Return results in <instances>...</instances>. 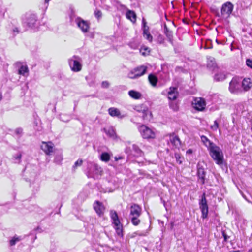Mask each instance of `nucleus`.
<instances>
[{
	"instance_id": "29",
	"label": "nucleus",
	"mask_w": 252,
	"mask_h": 252,
	"mask_svg": "<svg viewBox=\"0 0 252 252\" xmlns=\"http://www.w3.org/2000/svg\"><path fill=\"white\" fill-rule=\"evenodd\" d=\"M28 71L29 69L27 65H22L18 70V73L23 76H26L28 75Z\"/></svg>"
},
{
	"instance_id": "32",
	"label": "nucleus",
	"mask_w": 252,
	"mask_h": 252,
	"mask_svg": "<svg viewBox=\"0 0 252 252\" xmlns=\"http://www.w3.org/2000/svg\"><path fill=\"white\" fill-rule=\"evenodd\" d=\"M21 240L20 237L15 236L10 241V246L15 245L16 243L19 242Z\"/></svg>"
},
{
	"instance_id": "10",
	"label": "nucleus",
	"mask_w": 252,
	"mask_h": 252,
	"mask_svg": "<svg viewBox=\"0 0 252 252\" xmlns=\"http://www.w3.org/2000/svg\"><path fill=\"white\" fill-rule=\"evenodd\" d=\"M75 21L78 27L84 33L88 32L90 28V24L88 21H85L80 18H77Z\"/></svg>"
},
{
	"instance_id": "37",
	"label": "nucleus",
	"mask_w": 252,
	"mask_h": 252,
	"mask_svg": "<svg viewBox=\"0 0 252 252\" xmlns=\"http://www.w3.org/2000/svg\"><path fill=\"white\" fill-rule=\"evenodd\" d=\"M142 23L143 32L146 33V32L149 31V27L146 25V22L144 18L142 20Z\"/></svg>"
},
{
	"instance_id": "22",
	"label": "nucleus",
	"mask_w": 252,
	"mask_h": 252,
	"mask_svg": "<svg viewBox=\"0 0 252 252\" xmlns=\"http://www.w3.org/2000/svg\"><path fill=\"white\" fill-rule=\"evenodd\" d=\"M164 32L167 37L168 38L169 41L172 43L173 42V36H172V31H170L167 27V24H164Z\"/></svg>"
},
{
	"instance_id": "33",
	"label": "nucleus",
	"mask_w": 252,
	"mask_h": 252,
	"mask_svg": "<svg viewBox=\"0 0 252 252\" xmlns=\"http://www.w3.org/2000/svg\"><path fill=\"white\" fill-rule=\"evenodd\" d=\"M143 36L145 38L148 40L149 42H152L153 40V37L151 34L149 32H146V33L144 32H143Z\"/></svg>"
},
{
	"instance_id": "16",
	"label": "nucleus",
	"mask_w": 252,
	"mask_h": 252,
	"mask_svg": "<svg viewBox=\"0 0 252 252\" xmlns=\"http://www.w3.org/2000/svg\"><path fill=\"white\" fill-rule=\"evenodd\" d=\"M143 120L145 122H150L153 119V114L151 111L147 107L142 113Z\"/></svg>"
},
{
	"instance_id": "50",
	"label": "nucleus",
	"mask_w": 252,
	"mask_h": 252,
	"mask_svg": "<svg viewBox=\"0 0 252 252\" xmlns=\"http://www.w3.org/2000/svg\"><path fill=\"white\" fill-rule=\"evenodd\" d=\"M50 0H45V2L46 3H48L49 2V1H50Z\"/></svg>"
},
{
	"instance_id": "15",
	"label": "nucleus",
	"mask_w": 252,
	"mask_h": 252,
	"mask_svg": "<svg viewBox=\"0 0 252 252\" xmlns=\"http://www.w3.org/2000/svg\"><path fill=\"white\" fill-rule=\"evenodd\" d=\"M108 113L112 117H116L120 119H122L125 117L124 115H122L120 110L115 107H111L108 109Z\"/></svg>"
},
{
	"instance_id": "24",
	"label": "nucleus",
	"mask_w": 252,
	"mask_h": 252,
	"mask_svg": "<svg viewBox=\"0 0 252 252\" xmlns=\"http://www.w3.org/2000/svg\"><path fill=\"white\" fill-rule=\"evenodd\" d=\"M100 159L105 162H108L110 159V155L107 152H103L100 155Z\"/></svg>"
},
{
	"instance_id": "11",
	"label": "nucleus",
	"mask_w": 252,
	"mask_h": 252,
	"mask_svg": "<svg viewBox=\"0 0 252 252\" xmlns=\"http://www.w3.org/2000/svg\"><path fill=\"white\" fill-rule=\"evenodd\" d=\"M240 84L237 78H233L229 83V91L232 93L238 92L240 89Z\"/></svg>"
},
{
	"instance_id": "30",
	"label": "nucleus",
	"mask_w": 252,
	"mask_h": 252,
	"mask_svg": "<svg viewBox=\"0 0 252 252\" xmlns=\"http://www.w3.org/2000/svg\"><path fill=\"white\" fill-rule=\"evenodd\" d=\"M148 79L150 83L153 86H156L158 82L157 78L153 74H150L148 76Z\"/></svg>"
},
{
	"instance_id": "53",
	"label": "nucleus",
	"mask_w": 252,
	"mask_h": 252,
	"mask_svg": "<svg viewBox=\"0 0 252 252\" xmlns=\"http://www.w3.org/2000/svg\"><path fill=\"white\" fill-rule=\"evenodd\" d=\"M2 95L1 94H0V100H1L2 99Z\"/></svg>"
},
{
	"instance_id": "9",
	"label": "nucleus",
	"mask_w": 252,
	"mask_h": 252,
	"mask_svg": "<svg viewBox=\"0 0 252 252\" xmlns=\"http://www.w3.org/2000/svg\"><path fill=\"white\" fill-rule=\"evenodd\" d=\"M193 108L198 111H203L205 107L206 102L204 99L198 97L194 99L192 103Z\"/></svg>"
},
{
	"instance_id": "19",
	"label": "nucleus",
	"mask_w": 252,
	"mask_h": 252,
	"mask_svg": "<svg viewBox=\"0 0 252 252\" xmlns=\"http://www.w3.org/2000/svg\"><path fill=\"white\" fill-rule=\"evenodd\" d=\"M242 87L245 91H248L252 86L250 78H244L242 82Z\"/></svg>"
},
{
	"instance_id": "3",
	"label": "nucleus",
	"mask_w": 252,
	"mask_h": 252,
	"mask_svg": "<svg viewBox=\"0 0 252 252\" xmlns=\"http://www.w3.org/2000/svg\"><path fill=\"white\" fill-rule=\"evenodd\" d=\"M81 61V59L76 56H74L68 60V63L72 71L79 72L82 69Z\"/></svg>"
},
{
	"instance_id": "42",
	"label": "nucleus",
	"mask_w": 252,
	"mask_h": 252,
	"mask_svg": "<svg viewBox=\"0 0 252 252\" xmlns=\"http://www.w3.org/2000/svg\"><path fill=\"white\" fill-rule=\"evenodd\" d=\"M82 163H83V161L82 159L78 160L77 161H76L75 162L74 165L73 166V168H76L77 166H81L82 165Z\"/></svg>"
},
{
	"instance_id": "17",
	"label": "nucleus",
	"mask_w": 252,
	"mask_h": 252,
	"mask_svg": "<svg viewBox=\"0 0 252 252\" xmlns=\"http://www.w3.org/2000/svg\"><path fill=\"white\" fill-rule=\"evenodd\" d=\"M94 208L98 215L100 216L103 214L104 207L100 202L96 201L94 204Z\"/></svg>"
},
{
	"instance_id": "44",
	"label": "nucleus",
	"mask_w": 252,
	"mask_h": 252,
	"mask_svg": "<svg viewBox=\"0 0 252 252\" xmlns=\"http://www.w3.org/2000/svg\"><path fill=\"white\" fill-rule=\"evenodd\" d=\"M146 51H147V53L149 52V50H148V48L146 47H142L140 49V52H141L142 55H145L147 53Z\"/></svg>"
},
{
	"instance_id": "7",
	"label": "nucleus",
	"mask_w": 252,
	"mask_h": 252,
	"mask_svg": "<svg viewBox=\"0 0 252 252\" xmlns=\"http://www.w3.org/2000/svg\"><path fill=\"white\" fill-rule=\"evenodd\" d=\"M199 207L202 212V217L203 219L206 218L208 215V207L205 193L203 194L201 199L199 202Z\"/></svg>"
},
{
	"instance_id": "28",
	"label": "nucleus",
	"mask_w": 252,
	"mask_h": 252,
	"mask_svg": "<svg viewBox=\"0 0 252 252\" xmlns=\"http://www.w3.org/2000/svg\"><path fill=\"white\" fill-rule=\"evenodd\" d=\"M198 175L201 184H204L205 173L203 169L200 168L198 169Z\"/></svg>"
},
{
	"instance_id": "40",
	"label": "nucleus",
	"mask_w": 252,
	"mask_h": 252,
	"mask_svg": "<svg viewBox=\"0 0 252 252\" xmlns=\"http://www.w3.org/2000/svg\"><path fill=\"white\" fill-rule=\"evenodd\" d=\"M133 148L138 155H141L142 151L137 146L133 145Z\"/></svg>"
},
{
	"instance_id": "6",
	"label": "nucleus",
	"mask_w": 252,
	"mask_h": 252,
	"mask_svg": "<svg viewBox=\"0 0 252 252\" xmlns=\"http://www.w3.org/2000/svg\"><path fill=\"white\" fill-rule=\"evenodd\" d=\"M88 169L90 176L94 178L101 175L103 172L101 167L94 162L89 164Z\"/></svg>"
},
{
	"instance_id": "25",
	"label": "nucleus",
	"mask_w": 252,
	"mask_h": 252,
	"mask_svg": "<svg viewBox=\"0 0 252 252\" xmlns=\"http://www.w3.org/2000/svg\"><path fill=\"white\" fill-rule=\"evenodd\" d=\"M126 16L127 19H129L131 22H135L136 21V16L133 11L130 10L128 11Z\"/></svg>"
},
{
	"instance_id": "20",
	"label": "nucleus",
	"mask_w": 252,
	"mask_h": 252,
	"mask_svg": "<svg viewBox=\"0 0 252 252\" xmlns=\"http://www.w3.org/2000/svg\"><path fill=\"white\" fill-rule=\"evenodd\" d=\"M201 140L204 145L208 148V150L210 149L211 147H213L215 145L205 136H201Z\"/></svg>"
},
{
	"instance_id": "21",
	"label": "nucleus",
	"mask_w": 252,
	"mask_h": 252,
	"mask_svg": "<svg viewBox=\"0 0 252 252\" xmlns=\"http://www.w3.org/2000/svg\"><path fill=\"white\" fill-rule=\"evenodd\" d=\"M215 60L213 57H209L207 58V66L211 70L214 69L216 67Z\"/></svg>"
},
{
	"instance_id": "56",
	"label": "nucleus",
	"mask_w": 252,
	"mask_h": 252,
	"mask_svg": "<svg viewBox=\"0 0 252 252\" xmlns=\"http://www.w3.org/2000/svg\"><path fill=\"white\" fill-rule=\"evenodd\" d=\"M171 4L172 5V6L173 7V1H172L171 2Z\"/></svg>"
},
{
	"instance_id": "36",
	"label": "nucleus",
	"mask_w": 252,
	"mask_h": 252,
	"mask_svg": "<svg viewBox=\"0 0 252 252\" xmlns=\"http://www.w3.org/2000/svg\"><path fill=\"white\" fill-rule=\"evenodd\" d=\"M62 159H63L62 155L59 154V155H56L54 160H55V162H56L57 163H59L61 162V161L62 160Z\"/></svg>"
},
{
	"instance_id": "57",
	"label": "nucleus",
	"mask_w": 252,
	"mask_h": 252,
	"mask_svg": "<svg viewBox=\"0 0 252 252\" xmlns=\"http://www.w3.org/2000/svg\"><path fill=\"white\" fill-rule=\"evenodd\" d=\"M248 252H252V248Z\"/></svg>"
},
{
	"instance_id": "5",
	"label": "nucleus",
	"mask_w": 252,
	"mask_h": 252,
	"mask_svg": "<svg viewBox=\"0 0 252 252\" xmlns=\"http://www.w3.org/2000/svg\"><path fill=\"white\" fill-rule=\"evenodd\" d=\"M139 131L144 139L154 138L155 133L153 130L145 125H142L139 127Z\"/></svg>"
},
{
	"instance_id": "47",
	"label": "nucleus",
	"mask_w": 252,
	"mask_h": 252,
	"mask_svg": "<svg viewBox=\"0 0 252 252\" xmlns=\"http://www.w3.org/2000/svg\"><path fill=\"white\" fill-rule=\"evenodd\" d=\"M180 70H181V71H182L183 70V69L181 67H177L176 68V71H179Z\"/></svg>"
},
{
	"instance_id": "18",
	"label": "nucleus",
	"mask_w": 252,
	"mask_h": 252,
	"mask_svg": "<svg viewBox=\"0 0 252 252\" xmlns=\"http://www.w3.org/2000/svg\"><path fill=\"white\" fill-rule=\"evenodd\" d=\"M37 20V17L34 14H30L26 18L25 22L29 27H33L34 26Z\"/></svg>"
},
{
	"instance_id": "48",
	"label": "nucleus",
	"mask_w": 252,
	"mask_h": 252,
	"mask_svg": "<svg viewBox=\"0 0 252 252\" xmlns=\"http://www.w3.org/2000/svg\"><path fill=\"white\" fill-rule=\"evenodd\" d=\"M122 157H115V161H118L119 159H122Z\"/></svg>"
},
{
	"instance_id": "23",
	"label": "nucleus",
	"mask_w": 252,
	"mask_h": 252,
	"mask_svg": "<svg viewBox=\"0 0 252 252\" xmlns=\"http://www.w3.org/2000/svg\"><path fill=\"white\" fill-rule=\"evenodd\" d=\"M129 95L132 98L135 99H139L142 97L141 94L134 90H130L128 92Z\"/></svg>"
},
{
	"instance_id": "4",
	"label": "nucleus",
	"mask_w": 252,
	"mask_h": 252,
	"mask_svg": "<svg viewBox=\"0 0 252 252\" xmlns=\"http://www.w3.org/2000/svg\"><path fill=\"white\" fill-rule=\"evenodd\" d=\"M147 69V67L144 65L136 67L130 71L128 77L130 79H136L145 74Z\"/></svg>"
},
{
	"instance_id": "46",
	"label": "nucleus",
	"mask_w": 252,
	"mask_h": 252,
	"mask_svg": "<svg viewBox=\"0 0 252 252\" xmlns=\"http://www.w3.org/2000/svg\"><path fill=\"white\" fill-rule=\"evenodd\" d=\"M192 153V150L191 149H189L187 151L186 153L188 154H190Z\"/></svg>"
},
{
	"instance_id": "34",
	"label": "nucleus",
	"mask_w": 252,
	"mask_h": 252,
	"mask_svg": "<svg viewBox=\"0 0 252 252\" xmlns=\"http://www.w3.org/2000/svg\"><path fill=\"white\" fill-rule=\"evenodd\" d=\"M174 146L176 147V148L180 149L181 146V141L177 136H174Z\"/></svg>"
},
{
	"instance_id": "54",
	"label": "nucleus",
	"mask_w": 252,
	"mask_h": 252,
	"mask_svg": "<svg viewBox=\"0 0 252 252\" xmlns=\"http://www.w3.org/2000/svg\"><path fill=\"white\" fill-rule=\"evenodd\" d=\"M164 206L166 208V210H167V204H164Z\"/></svg>"
},
{
	"instance_id": "31",
	"label": "nucleus",
	"mask_w": 252,
	"mask_h": 252,
	"mask_svg": "<svg viewBox=\"0 0 252 252\" xmlns=\"http://www.w3.org/2000/svg\"><path fill=\"white\" fill-rule=\"evenodd\" d=\"M146 107L147 106L143 104H139L135 106L134 109L138 112L142 113Z\"/></svg>"
},
{
	"instance_id": "39",
	"label": "nucleus",
	"mask_w": 252,
	"mask_h": 252,
	"mask_svg": "<svg viewBox=\"0 0 252 252\" xmlns=\"http://www.w3.org/2000/svg\"><path fill=\"white\" fill-rule=\"evenodd\" d=\"M94 14L96 18L99 19L102 16V13L100 10L96 9L94 12Z\"/></svg>"
},
{
	"instance_id": "45",
	"label": "nucleus",
	"mask_w": 252,
	"mask_h": 252,
	"mask_svg": "<svg viewBox=\"0 0 252 252\" xmlns=\"http://www.w3.org/2000/svg\"><path fill=\"white\" fill-rule=\"evenodd\" d=\"M109 86V83L108 81H103L101 83V87L103 88H107Z\"/></svg>"
},
{
	"instance_id": "51",
	"label": "nucleus",
	"mask_w": 252,
	"mask_h": 252,
	"mask_svg": "<svg viewBox=\"0 0 252 252\" xmlns=\"http://www.w3.org/2000/svg\"><path fill=\"white\" fill-rule=\"evenodd\" d=\"M13 31H14V32L16 31L17 32H18V29H17V28H15L14 29H13Z\"/></svg>"
},
{
	"instance_id": "58",
	"label": "nucleus",
	"mask_w": 252,
	"mask_h": 252,
	"mask_svg": "<svg viewBox=\"0 0 252 252\" xmlns=\"http://www.w3.org/2000/svg\"><path fill=\"white\" fill-rule=\"evenodd\" d=\"M18 158H21V155H20L19 157H18Z\"/></svg>"
},
{
	"instance_id": "49",
	"label": "nucleus",
	"mask_w": 252,
	"mask_h": 252,
	"mask_svg": "<svg viewBox=\"0 0 252 252\" xmlns=\"http://www.w3.org/2000/svg\"><path fill=\"white\" fill-rule=\"evenodd\" d=\"M176 89L174 87V100L177 97V95H176Z\"/></svg>"
},
{
	"instance_id": "13",
	"label": "nucleus",
	"mask_w": 252,
	"mask_h": 252,
	"mask_svg": "<svg viewBox=\"0 0 252 252\" xmlns=\"http://www.w3.org/2000/svg\"><path fill=\"white\" fill-rule=\"evenodd\" d=\"M141 208L136 204H133L130 207L129 215L141 216Z\"/></svg>"
},
{
	"instance_id": "27",
	"label": "nucleus",
	"mask_w": 252,
	"mask_h": 252,
	"mask_svg": "<svg viewBox=\"0 0 252 252\" xmlns=\"http://www.w3.org/2000/svg\"><path fill=\"white\" fill-rule=\"evenodd\" d=\"M129 218L131 220L132 223L135 225L137 226L140 223V220L139 219V217L140 216H131L129 215Z\"/></svg>"
},
{
	"instance_id": "35",
	"label": "nucleus",
	"mask_w": 252,
	"mask_h": 252,
	"mask_svg": "<svg viewBox=\"0 0 252 252\" xmlns=\"http://www.w3.org/2000/svg\"><path fill=\"white\" fill-rule=\"evenodd\" d=\"M106 133L111 137L114 138L115 136V132L112 128L106 130Z\"/></svg>"
},
{
	"instance_id": "59",
	"label": "nucleus",
	"mask_w": 252,
	"mask_h": 252,
	"mask_svg": "<svg viewBox=\"0 0 252 252\" xmlns=\"http://www.w3.org/2000/svg\"><path fill=\"white\" fill-rule=\"evenodd\" d=\"M61 119H62V121H64V120L62 118H61Z\"/></svg>"
},
{
	"instance_id": "2",
	"label": "nucleus",
	"mask_w": 252,
	"mask_h": 252,
	"mask_svg": "<svg viewBox=\"0 0 252 252\" xmlns=\"http://www.w3.org/2000/svg\"><path fill=\"white\" fill-rule=\"evenodd\" d=\"M110 217L114 225V228L118 235L123 236V227L119 219L117 213L115 211L111 210Z\"/></svg>"
},
{
	"instance_id": "26",
	"label": "nucleus",
	"mask_w": 252,
	"mask_h": 252,
	"mask_svg": "<svg viewBox=\"0 0 252 252\" xmlns=\"http://www.w3.org/2000/svg\"><path fill=\"white\" fill-rule=\"evenodd\" d=\"M226 78V75L223 72H219L215 75L214 79L217 81H221Z\"/></svg>"
},
{
	"instance_id": "52",
	"label": "nucleus",
	"mask_w": 252,
	"mask_h": 252,
	"mask_svg": "<svg viewBox=\"0 0 252 252\" xmlns=\"http://www.w3.org/2000/svg\"><path fill=\"white\" fill-rule=\"evenodd\" d=\"M230 252H240L239 251L237 250V251H230Z\"/></svg>"
},
{
	"instance_id": "55",
	"label": "nucleus",
	"mask_w": 252,
	"mask_h": 252,
	"mask_svg": "<svg viewBox=\"0 0 252 252\" xmlns=\"http://www.w3.org/2000/svg\"><path fill=\"white\" fill-rule=\"evenodd\" d=\"M20 132H21V130H20V129L17 130V133H20Z\"/></svg>"
},
{
	"instance_id": "38",
	"label": "nucleus",
	"mask_w": 252,
	"mask_h": 252,
	"mask_svg": "<svg viewBox=\"0 0 252 252\" xmlns=\"http://www.w3.org/2000/svg\"><path fill=\"white\" fill-rule=\"evenodd\" d=\"M219 127V124L217 121H215L214 124L211 126V128L213 131H216Z\"/></svg>"
},
{
	"instance_id": "1",
	"label": "nucleus",
	"mask_w": 252,
	"mask_h": 252,
	"mask_svg": "<svg viewBox=\"0 0 252 252\" xmlns=\"http://www.w3.org/2000/svg\"><path fill=\"white\" fill-rule=\"evenodd\" d=\"M208 150L211 157L216 163L220 166L222 165L223 163V154L220 148L215 145L211 147Z\"/></svg>"
},
{
	"instance_id": "12",
	"label": "nucleus",
	"mask_w": 252,
	"mask_h": 252,
	"mask_svg": "<svg viewBox=\"0 0 252 252\" xmlns=\"http://www.w3.org/2000/svg\"><path fill=\"white\" fill-rule=\"evenodd\" d=\"M54 144L51 142H43L41 145V149L48 155H50L53 152Z\"/></svg>"
},
{
	"instance_id": "43",
	"label": "nucleus",
	"mask_w": 252,
	"mask_h": 252,
	"mask_svg": "<svg viewBox=\"0 0 252 252\" xmlns=\"http://www.w3.org/2000/svg\"><path fill=\"white\" fill-rule=\"evenodd\" d=\"M175 157L177 162L179 164H181L182 163V160L183 159V158H182L179 155H176Z\"/></svg>"
},
{
	"instance_id": "41",
	"label": "nucleus",
	"mask_w": 252,
	"mask_h": 252,
	"mask_svg": "<svg viewBox=\"0 0 252 252\" xmlns=\"http://www.w3.org/2000/svg\"><path fill=\"white\" fill-rule=\"evenodd\" d=\"M247 66L250 68L252 69V60L248 59L246 61Z\"/></svg>"
},
{
	"instance_id": "8",
	"label": "nucleus",
	"mask_w": 252,
	"mask_h": 252,
	"mask_svg": "<svg viewBox=\"0 0 252 252\" xmlns=\"http://www.w3.org/2000/svg\"><path fill=\"white\" fill-rule=\"evenodd\" d=\"M233 5L230 2L224 3L221 9V14L223 17H227L232 13Z\"/></svg>"
},
{
	"instance_id": "14",
	"label": "nucleus",
	"mask_w": 252,
	"mask_h": 252,
	"mask_svg": "<svg viewBox=\"0 0 252 252\" xmlns=\"http://www.w3.org/2000/svg\"><path fill=\"white\" fill-rule=\"evenodd\" d=\"M161 94L163 95L167 96L168 99L171 101L169 103L170 106L172 107V100H173V87H171L169 89L164 90Z\"/></svg>"
}]
</instances>
